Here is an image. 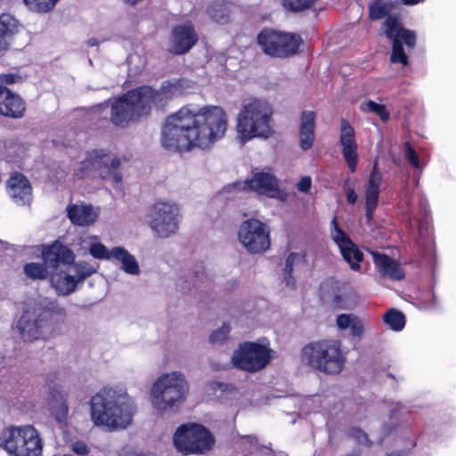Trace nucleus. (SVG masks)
<instances>
[{"label": "nucleus", "mask_w": 456, "mask_h": 456, "mask_svg": "<svg viewBox=\"0 0 456 456\" xmlns=\"http://www.w3.org/2000/svg\"><path fill=\"white\" fill-rule=\"evenodd\" d=\"M228 129V115L218 105L182 107L169 115L163 126L161 144L168 151L208 150L221 140Z\"/></svg>", "instance_id": "1"}, {"label": "nucleus", "mask_w": 456, "mask_h": 456, "mask_svg": "<svg viewBox=\"0 0 456 456\" xmlns=\"http://www.w3.org/2000/svg\"><path fill=\"white\" fill-rule=\"evenodd\" d=\"M135 411L133 398L122 387H103L90 400L93 423L106 431L126 428Z\"/></svg>", "instance_id": "2"}, {"label": "nucleus", "mask_w": 456, "mask_h": 456, "mask_svg": "<svg viewBox=\"0 0 456 456\" xmlns=\"http://www.w3.org/2000/svg\"><path fill=\"white\" fill-rule=\"evenodd\" d=\"M65 310L55 301L38 297L27 305L17 328L26 341L47 339L53 336L54 316L64 317Z\"/></svg>", "instance_id": "3"}, {"label": "nucleus", "mask_w": 456, "mask_h": 456, "mask_svg": "<svg viewBox=\"0 0 456 456\" xmlns=\"http://www.w3.org/2000/svg\"><path fill=\"white\" fill-rule=\"evenodd\" d=\"M273 107L265 100L245 102L236 119V138L240 144L254 138L267 139L273 134Z\"/></svg>", "instance_id": "4"}, {"label": "nucleus", "mask_w": 456, "mask_h": 456, "mask_svg": "<svg viewBox=\"0 0 456 456\" xmlns=\"http://www.w3.org/2000/svg\"><path fill=\"white\" fill-rule=\"evenodd\" d=\"M43 260L48 264L50 272V285L58 296H69L76 291L77 283L72 273L70 264L75 256L73 252L60 241L44 247Z\"/></svg>", "instance_id": "5"}, {"label": "nucleus", "mask_w": 456, "mask_h": 456, "mask_svg": "<svg viewBox=\"0 0 456 456\" xmlns=\"http://www.w3.org/2000/svg\"><path fill=\"white\" fill-rule=\"evenodd\" d=\"M119 166L120 159L106 150H92L76 164L73 176L77 179H100L119 188L122 181Z\"/></svg>", "instance_id": "6"}, {"label": "nucleus", "mask_w": 456, "mask_h": 456, "mask_svg": "<svg viewBox=\"0 0 456 456\" xmlns=\"http://www.w3.org/2000/svg\"><path fill=\"white\" fill-rule=\"evenodd\" d=\"M188 390L187 381L182 373H166L153 383L151 402L157 412L164 415L184 402Z\"/></svg>", "instance_id": "7"}, {"label": "nucleus", "mask_w": 456, "mask_h": 456, "mask_svg": "<svg viewBox=\"0 0 456 456\" xmlns=\"http://www.w3.org/2000/svg\"><path fill=\"white\" fill-rule=\"evenodd\" d=\"M302 362L326 373H338L345 363L341 342L323 340L310 343L302 350Z\"/></svg>", "instance_id": "8"}, {"label": "nucleus", "mask_w": 456, "mask_h": 456, "mask_svg": "<svg viewBox=\"0 0 456 456\" xmlns=\"http://www.w3.org/2000/svg\"><path fill=\"white\" fill-rule=\"evenodd\" d=\"M0 446L12 456H40L43 441L31 425L12 426L2 432Z\"/></svg>", "instance_id": "9"}, {"label": "nucleus", "mask_w": 456, "mask_h": 456, "mask_svg": "<svg viewBox=\"0 0 456 456\" xmlns=\"http://www.w3.org/2000/svg\"><path fill=\"white\" fill-rule=\"evenodd\" d=\"M242 191H255L281 200L285 199V192L280 189L277 178L269 170L253 172L250 179L225 185L219 191L218 198L222 200H233Z\"/></svg>", "instance_id": "10"}, {"label": "nucleus", "mask_w": 456, "mask_h": 456, "mask_svg": "<svg viewBox=\"0 0 456 456\" xmlns=\"http://www.w3.org/2000/svg\"><path fill=\"white\" fill-rule=\"evenodd\" d=\"M173 442L175 449L184 455H200L213 448L215 437L202 425L186 423L176 429Z\"/></svg>", "instance_id": "11"}, {"label": "nucleus", "mask_w": 456, "mask_h": 456, "mask_svg": "<svg viewBox=\"0 0 456 456\" xmlns=\"http://www.w3.org/2000/svg\"><path fill=\"white\" fill-rule=\"evenodd\" d=\"M150 112V105L140 86L113 101L110 120L115 126L124 127L130 122L149 115Z\"/></svg>", "instance_id": "12"}, {"label": "nucleus", "mask_w": 456, "mask_h": 456, "mask_svg": "<svg viewBox=\"0 0 456 456\" xmlns=\"http://www.w3.org/2000/svg\"><path fill=\"white\" fill-rule=\"evenodd\" d=\"M273 351L266 338L256 342H244L232 356L233 365L239 369L256 372L263 370L273 359Z\"/></svg>", "instance_id": "13"}, {"label": "nucleus", "mask_w": 456, "mask_h": 456, "mask_svg": "<svg viewBox=\"0 0 456 456\" xmlns=\"http://www.w3.org/2000/svg\"><path fill=\"white\" fill-rule=\"evenodd\" d=\"M303 39L297 34L263 29L257 36V44L266 55L288 58L298 53Z\"/></svg>", "instance_id": "14"}, {"label": "nucleus", "mask_w": 456, "mask_h": 456, "mask_svg": "<svg viewBox=\"0 0 456 456\" xmlns=\"http://www.w3.org/2000/svg\"><path fill=\"white\" fill-rule=\"evenodd\" d=\"M148 222L155 235L168 238L179 229L181 210L178 204L168 200L155 202L149 213Z\"/></svg>", "instance_id": "15"}, {"label": "nucleus", "mask_w": 456, "mask_h": 456, "mask_svg": "<svg viewBox=\"0 0 456 456\" xmlns=\"http://www.w3.org/2000/svg\"><path fill=\"white\" fill-rule=\"evenodd\" d=\"M384 34L392 41V53L390 61L393 63L408 64L403 44L409 49H413L416 45V34L414 31L404 28L395 17H387L383 23Z\"/></svg>", "instance_id": "16"}, {"label": "nucleus", "mask_w": 456, "mask_h": 456, "mask_svg": "<svg viewBox=\"0 0 456 456\" xmlns=\"http://www.w3.org/2000/svg\"><path fill=\"white\" fill-rule=\"evenodd\" d=\"M239 240L248 251L254 254L265 252L271 244L267 226L256 219H248L241 224Z\"/></svg>", "instance_id": "17"}, {"label": "nucleus", "mask_w": 456, "mask_h": 456, "mask_svg": "<svg viewBox=\"0 0 456 456\" xmlns=\"http://www.w3.org/2000/svg\"><path fill=\"white\" fill-rule=\"evenodd\" d=\"M330 236L350 268L354 271H359L360 263L363 260V254L348 235L338 226L336 216L331 221Z\"/></svg>", "instance_id": "18"}, {"label": "nucleus", "mask_w": 456, "mask_h": 456, "mask_svg": "<svg viewBox=\"0 0 456 456\" xmlns=\"http://www.w3.org/2000/svg\"><path fill=\"white\" fill-rule=\"evenodd\" d=\"M185 84L184 79H172L164 81L159 90H154L147 86H141V90L151 109L152 105L161 107L168 100L182 95Z\"/></svg>", "instance_id": "19"}, {"label": "nucleus", "mask_w": 456, "mask_h": 456, "mask_svg": "<svg viewBox=\"0 0 456 456\" xmlns=\"http://www.w3.org/2000/svg\"><path fill=\"white\" fill-rule=\"evenodd\" d=\"M198 41L192 24L189 21L176 25L171 32L168 52L181 55L189 52Z\"/></svg>", "instance_id": "20"}, {"label": "nucleus", "mask_w": 456, "mask_h": 456, "mask_svg": "<svg viewBox=\"0 0 456 456\" xmlns=\"http://www.w3.org/2000/svg\"><path fill=\"white\" fill-rule=\"evenodd\" d=\"M339 143L345 161L350 171L354 172L358 163L355 130L346 119H341L340 121Z\"/></svg>", "instance_id": "21"}, {"label": "nucleus", "mask_w": 456, "mask_h": 456, "mask_svg": "<svg viewBox=\"0 0 456 456\" xmlns=\"http://www.w3.org/2000/svg\"><path fill=\"white\" fill-rule=\"evenodd\" d=\"M7 190L12 200L20 206L29 205L32 200V188L27 177L14 173L7 182Z\"/></svg>", "instance_id": "22"}, {"label": "nucleus", "mask_w": 456, "mask_h": 456, "mask_svg": "<svg viewBox=\"0 0 456 456\" xmlns=\"http://www.w3.org/2000/svg\"><path fill=\"white\" fill-rule=\"evenodd\" d=\"M382 182V174L378 167L376 160L370 175V177L365 184L364 201L366 213L365 216L368 220L373 216V213L378 206L379 198V187Z\"/></svg>", "instance_id": "23"}, {"label": "nucleus", "mask_w": 456, "mask_h": 456, "mask_svg": "<svg viewBox=\"0 0 456 456\" xmlns=\"http://www.w3.org/2000/svg\"><path fill=\"white\" fill-rule=\"evenodd\" d=\"M25 102L16 94L0 85V114L12 118H20L25 112Z\"/></svg>", "instance_id": "24"}, {"label": "nucleus", "mask_w": 456, "mask_h": 456, "mask_svg": "<svg viewBox=\"0 0 456 456\" xmlns=\"http://www.w3.org/2000/svg\"><path fill=\"white\" fill-rule=\"evenodd\" d=\"M67 213L72 224L79 226H88L96 221L100 209L91 205L72 204L67 207Z\"/></svg>", "instance_id": "25"}, {"label": "nucleus", "mask_w": 456, "mask_h": 456, "mask_svg": "<svg viewBox=\"0 0 456 456\" xmlns=\"http://www.w3.org/2000/svg\"><path fill=\"white\" fill-rule=\"evenodd\" d=\"M371 255L374 264L381 275L395 281H400L404 278V271L397 261L377 252H371Z\"/></svg>", "instance_id": "26"}, {"label": "nucleus", "mask_w": 456, "mask_h": 456, "mask_svg": "<svg viewBox=\"0 0 456 456\" xmlns=\"http://www.w3.org/2000/svg\"><path fill=\"white\" fill-rule=\"evenodd\" d=\"M315 113L306 110L302 113L299 126V145L303 150H308L314 141Z\"/></svg>", "instance_id": "27"}, {"label": "nucleus", "mask_w": 456, "mask_h": 456, "mask_svg": "<svg viewBox=\"0 0 456 456\" xmlns=\"http://www.w3.org/2000/svg\"><path fill=\"white\" fill-rule=\"evenodd\" d=\"M113 261L120 264V268L130 275H137L140 273V267L135 257L131 255L123 247H114L111 248Z\"/></svg>", "instance_id": "28"}, {"label": "nucleus", "mask_w": 456, "mask_h": 456, "mask_svg": "<svg viewBox=\"0 0 456 456\" xmlns=\"http://www.w3.org/2000/svg\"><path fill=\"white\" fill-rule=\"evenodd\" d=\"M336 325L340 330H350V336L360 339L364 333L362 320L353 314H341L336 318Z\"/></svg>", "instance_id": "29"}, {"label": "nucleus", "mask_w": 456, "mask_h": 456, "mask_svg": "<svg viewBox=\"0 0 456 456\" xmlns=\"http://www.w3.org/2000/svg\"><path fill=\"white\" fill-rule=\"evenodd\" d=\"M18 21L9 14L0 16V53H4L9 45V39L18 32Z\"/></svg>", "instance_id": "30"}, {"label": "nucleus", "mask_w": 456, "mask_h": 456, "mask_svg": "<svg viewBox=\"0 0 456 456\" xmlns=\"http://www.w3.org/2000/svg\"><path fill=\"white\" fill-rule=\"evenodd\" d=\"M321 289L323 297H330L333 306L341 309L346 307L345 292L342 291L338 281L328 280L322 284Z\"/></svg>", "instance_id": "31"}, {"label": "nucleus", "mask_w": 456, "mask_h": 456, "mask_svg": "<svg viewBox=\"0 0 456 456\" xmlns=\"http://www.w3.org/2000/svg\"><path fill=\"white\" fill-rule=\"evenodd\" d=\"M383 322L390 330L401 331L405 326V316L401 311L392 308L383 314Z\"/></svg>", "instance_id": "32"}, {"label": "nucleus", "mask_w": 456, "mask_h": 456, "mask_svg": "<svg viewBox=\"0 0 456 456\" xmlns=\"http://www.w3.org/2000/svg\"><path fill=\"white\" fill-rule=\"evenodd\" d=\"M48 264L45 261L41 263H28L24 265L23 271L25 275L31 280H45L50 276L48 271Z\"/></svg>", "instance_id": "33"}, {"label": "nucleus", "mask_w": 456, "mask_h": 456, "mask_svg": "<svg viewBox=\"0 0 456 456\" xmlns=\"http://www.w3.org/2000/svg\"><path fill=\"white\" fill-rule=\"evenodd\" d=\"M230 5L223 1L216 2L208 8L209 17L218 22L226 23L229 20Z\"/></svg>", "instance_id": "34"}, {"label": "nucleus", "mask_w": 456, "mask_h": 456, "mask_svg": "<svg viewBox=\"0 0 456 456\" xmlns=\"http://www.w3.org/2000/svg\"><path fill=\"white\" fill-rule=\"evenodd\" d=\"M70 265L72 273H74L73 275L77 285L85 281L87 277L96 273V268L86 262H79L76 264L73 262L70 264Z\"/></svg>", "instance_id": "35"}, {"label": "nucleus", "mask_w": 456, "mask_h": 456, "mask_svg": "<svg viewBox=\"0 0 456 456\" xmlns=\"http://www.w3.org/2000/svg\"><path fill=\"white\" fill-rule=\"evenodd\" d=\"M304 262V256L297 253H290L286 259L284 267V280L289 287L295 285V279L292 276L293 266Z\"/></svg>", "instance_id": "36"}, {"label": "nucleus", "mask_w": 456, "mask_h": 456, "mask_svg": "<svg viewBox=\"0 0 456 456\" xmlns=\"http://www.w3.org/2000/svg\"><path fill=\"white\" fill-rule=\"evenodd\" d=\"M392 4L387 0H375L370 5V18L371 20L383 19L391 10Z\"/></svg>", "instance_id": "37"}, {"label": "nucleus", "mask_w": 456, "mask_h": 456, "mask_svg": "<svg viewBox=\"0 0 456 456\" xmlns=\"http://www.w3.org/2000/svg\"><path fill=\"white\" fill-rule=\"evenodd\" d=\"M93 239L94 240L90 243L88 248L90 255L99 260H111V249H108L104 244L96 240L97 237L94 236Z\"/></svg>", "instance_id": "38"}, {"label": "nucleus", "mask_w": 456, "mask_h": 456, "mask_svg": "<svg viewBox=\"0 0 456 456\" xmlns=\"http://www.w3.org/2000/svg\"><path fill=\"white\" fill-rule=\"evenodd\" d=\"M360 110L362 112H371L377 114L383 122H387L389 119V113L384 104H379L374 101H368L362 102L360 105Z\"/></svg>", "instance_id": "39"}, {"label": "nucleus", "mask_w": 456, "mask_h": 456, "mask_svg": "<svg viewBox=\"0 0 456 456\" xmlns=\"http://www.w3.org/2000/svg\"><path fill=\"white\" fill-rule=\"evenodd\" d=\"M59 0H23L26 6L36 12L51 11Z\"/></svg>", "instance_id": "40"}, {"label": "nucleus", "mask_w": 456, "mask_h": 456, "mask_svg": "<svg viewBox=\"0 0 456 456\" xmlns=\"http://www.w3.org/2000/svg\"><path fill=\"white\" fill-rule=\"evenodd\" d=\"M314 2L315 0H284L283 5L288 10L300 12L309 8Z\"/></svg>", "instance_id": "41"}, {"label": "nucleus", "mask_w": 456, "mask_h": 456, "mask_svg": "<svg viewBox=\"0 0 456 456\" xmlns=\"http://www.w3.org/2000/svg\"><path fill=\"white\" fill-rule=\"evenodd\" d=\"M61 402L57 407H53L52 414L58 422H62L66 419L68 415V405L63 400V396L59 394Z\"/></svg>", "instance_id": "42"}, {"label": "nucleus", "mask_w": 456, "mask_h": 456, "mask_svg": "<svg viewBox=\"0 0 456 456\" xmlns=\"http://www.w3.org/2000/svg\"><path fill=\"white\" fill-rule=\"evenodd\" d=\"M245 442L249 445L248 452L254 456H263L262 452H265V454L272 453L271 449L263 446L260 447L256 438L253 436H247Z\"/></svg>", "instance_id": "43"}, {"label": "nucleus", "mask_w": 456, "mask_h": 456, "mask_svg": "<svg viewBox=\"0 0 456 456\" xmlns=\"http://www.w3.org/2000/svg\"><path fill=\"white\" fill-rule=\"evenodd\" d=\"M405 159L415 168H421L422 165L415 151L409 142L405 143Z\"/></svg>", "instance_id": "44"}, {"label": "nucleus", "mask_w": 456, "mask_h": 456, "mask_svg": "<svg viewBox=\"0 0 456 456\" xmlns=\"http://www.w3.org/2000/svg\"><path fill=\"white\" fill-rule=\"evenodd\" d=\"M230 332V327L227 325H223V327L217 330H215L210 335V342L211 343H221L226 339L228 334Z\"/></svg>", "instance_id": "45"}, {"label": "nucleus", "mask_w": 456, "mask_h": 456, "mask_svg": "<svg viewBox=\"0 0 456 456\" xmlns=\"http://www.w3.org/2000/svg\"><path fill=\"white\" fill-rule=\"evenodd\" d=\"M70 450L78 456H87L90 453V448L83 441H75L70 444Z\"/></svg>", "instance_id": "46"}, {"label": "nucleus", "mask_w": 456, "mask_h": 456, "mask_svg": "<svg viewBox=\"0 0 456 456\" xmlns=\"http://www.w3.org/2000/svg\"><path fill=\"white\" fill-rule=\"evenodd\" d=\"M349 436L360 444H369V439L366 433L359 428H352L349 431Z\"/></svg>", "instance_id": "47"}, {"label": "nucleus", "mask_w": 456, "mask_h": 456, "mask_svg": "<svg viewBox=\"0 0 456 456\" xmlns=\"http://www.w3.org/2000/svg\"><path fill=\"white\" fill-rule=\"evenodd\" d=\"M22 80L21 77L18 74L13 73H6L0 74V83L2 85H12L15 83H19Z\"/></svg>", "instance_id": "48"}, {"label": "nucleus", "mask_w": 456, "mask_h": 456, "mask_svg": "<svg viewBox=\"0 0 456 456\" xmlns=\"http://www.w3.org/2000/svg\"><path fill=\"white\" fill-rule=\"evenodd\" d=\"M312 185V180L310 176H304L297 184V188L301 192H307Z\"/></svg>", "instance_id": "49"}, {"label": "nucleus", "mask_w": 456, "mask_h": 456, "mask_svg": "<svg viewBox=\"0 0 456 456\" xmlns=\"http://www.w3.org/2000/svg\"><path fill=\"white\" fill-rule=\"evenodd\" d=\"M400 200L402 203L405 204L407 207L409 206V200L411 197L410 190L407 186H404L403 189L400 192Z\"/></svg>", "instance_id": "50"}, {"label": "nucleus", "mask_w": 456, "mask_h": 456, "mask_svg": "<svg viewBox=\"0 0 456 456\" xmlns=\"http://www.w3.org/2000/svg\"><path fill=\"white\" fill-rule=\"evenodd\" d=\"M419 232L421 237H430L431 232L428 223L421 222L419 226Z\"/></svg>", "instance_id": "51"}, {"label": "nucleus", "mask_w": 456, "mask_h": 456, "mask_svg": "<svg viewBox=\"0 0 456 456\" xmlns=\"http://www.w3.org/2000/svg\"><path fill=\"white\" fill-rule=\"evenodd\" d=\"M357 199H358V197H357V194L355 193L354 190L352 188H348L346 191L347 202L351 205H354L356 202Z\"/></svg>", "instance_id": "52"}, {"label": "nucleus", "mask_w": 456, "mask_h": 456, "mask_svg": "<svg viewBox=\"0 0 456 456\" xmlns=\"http://www.w3.org/2000/svg\"><path fill=\"white\" fill-rule=\"evenodd\" d=\"M207 278V274L205 273L204 268H202V271H197L195 275L191 278L194 282H203L205 279Z\"/></svg>", "instance_id": "53"}, {"label": "nucleus", "mask_w": 456, "mask_h": 456, "mask_svg": "<svg viewBox=\"0 0 456 456\" xmlns=\"http://www.w3.org/2000/svg\"><path fill=\"white\" fill-rule=\"evenodd\" d=\"M401 1L405 5H416V4L425 2V0H401Z\"/></svg>", "instance_id": "54"}, {"label": "nucleus", "mask_w": 456, "mask_h": 456, "mask_svg": "<svg viewBox=\"0 0 456 456\" xmlns=\"http://www.w3.org/2000/svg\"><path fill=\"white\" fill-rule=\"evenodd\" d=\"M98 44H99V43H98V41H97L95 38H90V39H88V41H87V45H88L89 46H94V45H97Z\"/></svg>", "instance_id": "55"}, {"label": "nucleus", "mask_w": 456, "mask_h": 456, "mask_svg": "<svg viewBox=\"0 0 456 456\" xmlns=\"http://www.w3.org/2000/svg\"><path fill=\"white\" fill-rule=\"evenodd\" d=\"M433 297L435 298V296L433 295ZM436 305L435 300L433 302L428 303L423 305L424 308H432Z\"/></svg>", "instance_id": "56"}, {"label": "nucleus", "mask_w": 456, "mask_h": 456, "mask_svg": "<svg viewBox=\"0 0 456 456\" xmlns=\"http://www.w3.org/2000/svg\"><path fill=\"white\" fill-rule=\"evenodd\" d=\"M211 386H213V387H219L220 389H223V387H224V385H223L222 383H219V382H213V383L211 384Z\"/></svg>", "instance_id": "57"}, {"label": "nucleus", "mask_w": 456, "mask_h": 456, "mask_svg": "<svg viewBox=\"0 0 456 456\" xmlns=\"http://www.w3.org/2000/svg\"><path fill=\"white\" fill-rule=\"evenodd\" d=\"M103 108H107V103L100 104L99 106L95 107V110H102Z\"/></svg>", "instance_id": "58"}, {"label": "nucleus", "mask_w": 456, "mask_h": 456, "mask_svg": "<svg viewBox=\"0 0 456 456\" xmlns=\"http://www.w3.org/2000/svg\"><path fill=\"white\" fill-rule=\"evenodd\" d=\"M387 456H400V455L398 453H391V454H389Z\"/></svg>", "instance_id": "59"}, {"label": "nucleus", "mask_w": 456, "mask_h": 456, "mask_svg": "<svg viewBox=\"0 0 456 456\" xmlns=\"http://www.w3.org/2000/svg\"><path fill=\"white\" fill-rule=\"evenodd\" d=\"M281 456H286V455H284V454H281Z\"/></svg>", "instance_id": "60"}]
</instances>
